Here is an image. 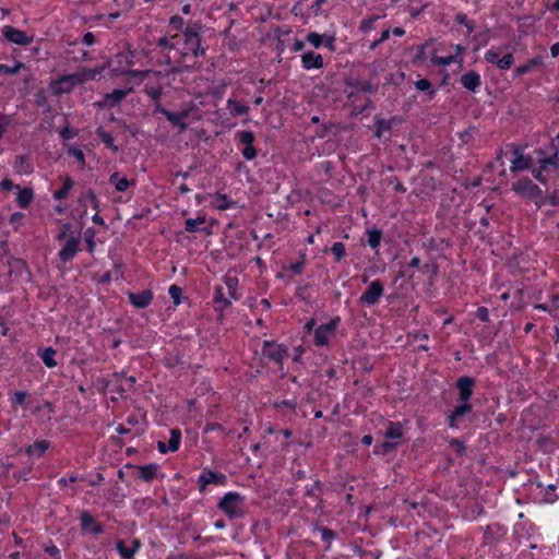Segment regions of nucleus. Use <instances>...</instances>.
<instances>
[{
	"label": "nucleus",
	"mask_w": 559,
	"mask_h": 559,
	"mask_svg": "<svg viewBox=\"0 0 559 559\" xmlns=\"http://www.w3.org/2000/svg\"><path fill=\"white\" fill-rule=\"evenodd\" d=\"M217 508L222 510L229 520L240 519L245 515V497L238 492H227L218 501Z\"/></svg>",
	"instance_id": "obj_1"
},
{
	"label": "nucleus",
	"mask_w": 559,
	"mask_h": 559,
	"mask_svg": "<svg viewBox=\"0 0 559 559\" xmlns=\"http://www.w3.org/2000/svg\"><path fill=\"white\" fill-rule=\"evenodd\" d=\"M512 191L537 202L543 197L542 189L530 178H522L512 185Z\"/></svg>",
	"instance_id": "obj_2"
},
{
	"label": "nucleus",
	"mask_w": 559,
	"mask_h": 559,
	"mask_svg": "<svg viewBox=\"0 0 559 559\" xmlns=\"http://www.w3.org/2000/svg\"><path fill=\"white\" fill-rule=\"evenodd\" d=\"M262 354L270 360L282 366L283 360L288 356V348L283 344H277L275 341H264Z\"/></svg>",
	"instance_id": "obj_3"
},
{
	"label": "nucleus",
	"mask_w": 559,
	"mask_h": 559,
	"mask_svg": "<svg viewBox=\"0 0 559 559\" xmlns=\"http://www.w3.org/2000/svg\"><path fill=\"white\" fill-rule=\"evenodd\" d=\"M341 319L340 317H335L331 319L328 323H323L319 325L314 330L313 343L316 346H325L329 344L330 337L334 334Z\"/></svg>",
	"instance_id": "obj_4"
},
{
	"label": "nucleus",
	"mask_w": 559,
	"mask_h": 559,
	"mask_svg": "<svg viewBox=\"0 0 559 559\" xmlns=\"http://www.w3.org/2000/svg\"><path fill=\"white\" fill-rule=\"evenodd\" d=\"M344 83L347 87L353 88V91L347 94L348 99H350L353 97V95L357 92L374 94L379 90L378 84H373L369 80L364 81V80H360L359 78H354V76L346 78Z\"/></svg>",
	"instance_id": "obj_5"
},
{
	"label": "nucleus",
	"mask_w": 559,
	"mask_h": 559,
	"mask_svg": "<svg viewBox=\"0 0 559 559\" xmlns=\"http://www.w3.org/2000/svg\"><path fill=\"white\" fill-rule=\"evenodd\" d=\"M383 292V283L379 280L372 281L368 288L359 297V302L361 305L373 306L379 302Z\"/></svg>",
	"instance_id": "obj_6"
},
{
	"label": "nucleus",
	"mask_w": 559,
	"mask_h": 559,
	"mask_svg": "<svg viewBox=\"0 0 559 559\" xmlns=\"http://www.w3.org/2000/svg\"><path fill=\"white\" fill-rule=\"evenodd\" d=\"M511 151L514 155V158L511 160V167L510 170L512 173L520 171V170H528L532 168L533 158L530 155H524L522 153V150L516 144H511Z\"/></svg>",
	"instance_id": "obj_7"
},
{
	"label": "nucleus",
	"mask_w": 559,
	"mask_h": 559,
	"mask_svg": "<svg viewBox=\"0 0 559 559\" xmlns=\"http://www.w3.org/2000/svg\"><path fill=\"white\" fill-rule=\"evenodd\" d=\"M227 483V476L223 473L204 468L202 474L199 476L198 484L199 490L203 492L207 485H225Z\"/></svg>",
	"instance_id": "obj_8"
},
{
	"label": "nucleus",
	"mask_w": 559,
	"mask_h": 559,
	"mask_svg": "<svg viewBox=\"0 0 559 559\" xmlns=\"http://www.w3.org/2000/svg\"><path fill=\"white\" fill-rule=\"evenodd\" d=\"M2 35L8 41L21 46H27L34 40V36H27L25 32L10 25L3 26Z\"/></svg>",
	"instance_id": "obj_9"
},
{
	"label": "nucleus",
	"mask_w": 559,
	"mask_h": 559,
	"mask_svg": "<svg viewBox=\"0 0 559 559\" xmlns=\"http://www.w3.org/2000/svg\"><path fill=\"white\" fill-rule=\"evenodd\" d=\"M80 251V235H71L62 249L58 252V258L63 263L71 261Z\"/></svg>",
	"instance_id": "obj_10"
},
{
	"label": "nucleus",
	"mask_w": 559,
	"mask_h": 559,
	"mask_svg": "<svg viewBox=\"0 0 559 559\" xmlns=\"http://www.w3.org/2000/svg\"><path fill=\"white\" fill-rule=\"evenodd\" d=\"M476 381L473 377L462 376L455 382V388L459 391V401L468 402L473 395Z\"/></svg>",
	"instance_id": "obj_11"
},
{
	"label": "nucleus",
	"mask_w": 559,
	"mask_h": 559,
	"mask_svg": "<svg viewBox=\"0 0 559 559\" xmlns=\"http://www.w3.org/2000/svg\"><path fill=\"white\" fill-rule=\"evenodd\" d=\"M81 530L93 535H99L104 532V526L86 510L80 513Z\"/></svg>",
	"instance_id": "obj_12"
},
{
	"label": "nucleus",
	"mask_w": 559,
	"mask_h": 559,
	"mask_svg": "<svg viewBox=\"0 0 559 559\" xmlns=\"http://www.w3.org/2000/svg\"><path fill=\"white\" fill-rule=\"evenodd\" d=\"M128 298L132 306L138 309H144L151 305L154 295L151 289H143L139 293L129 292Z\"/></svg>",
	"instance_id": "obj_13"
},
{
	"label": "nucleus",
	"mask_w": 559,
	"mask_h": 559,
	"mask_svg": "<svg viewBox=\"0 0 559 559\" xmlns=\"http://www.w3.org/2000/svg\"><path fill=\"white\" fill-rule=\"evenodd\" d=\"M132 92V88L128 90H114L111 93H108L104 96V100L98 102L97 106L103 108L105 106L107 107H116L120 104V102L130 93Z\"/></svg>",
	"instance_id": "obj_14"
},
{
	"label": "nucleus",
	"mask_w": 559,
	"mask_h": 559,
	"mask_svg": "<svg viewBox=\"0 0 559 559\" xmlns=\"http://www.w3.org/2000/svg\"><path fill=\"white\" fill-rule=\"evenodd\" d=\"M401 119L396 116L391 117L390 119H384L381 116H374V136L381 139L383 132H390L392 130L393 124L400 123Z\"/></svg>",
	"instance_id": "obj_15"
},
{
	"label": "nucleus",
	"mask_w": 559,
	"mask_h": 559,
	"mask_svg": "<svg viewBox=\"0 0 559 559\" xmlns=\"http://www.w3.org/2000/svg\"><path fill=\"white\" fill-rule=\"evenodd\" d=\"M126 467L138 468L139 478L146 483H150L156 477L159 465L157 463H148V464L139 465V466L128 464Z\"/></svg>",
	"instance_id": "obj_16"
},
{
	"label": "nucleus",
	"mask_w": 559,
	"mask_h": 559,
	"mask_svg": "<svg viewBox=\"0 0 559 559\" xmlns=\"http://www.w3.org/2000/svg\"><path fill=\"white\" fill-rule=\"evenodd\" d=\"M322 492H323V483L319 479L313 480V483L309 486L305 487L304 495L308 498L314 499L317 502V507L320 508L323 506L322 500Z\"/></svg>",
	"instance_id": "obj_17"
},
{
	"label": "nucleus",
	"mask_w": 559,
	"mask_h": 559,
	"mask_svg": "<svg viewBox=\"0 0 559 559\" xmlns=\"http://www.w3.org/2000/svg\"><path fill=\"white\" fill-rule=\"evenodd\" d=\"M301 62L306 70L323 68L322 56L312 50H309L301 56Z\"/></svg>",
	"instance_id": "obj_18"
},
{
	"label": "nucleus",
	"mask_w": 559,
	"mask_h": 559,
	"mask_svg": "<svg viewBox=\"0 0 559 559\" xmlns=\"http://www.w3.org/2000/svg\"><path fill=\"white\" fill-rule=\"evenodd\" d=\"M213 301L217 305L216 310L223 313L231 306V298L225 296L224 287L216 285L214 288Z\"/></svg>",
	"instance_id": "obj_19"
},
{
	"label": "nucleus",
	"mask_w": 559,
	"mask_h": 559,
	"mask_svg": "<svg viewBox=\"0 0 559 559\" xmlns=\"http://www.w3.org/2000/svg\"><path fill=\"white\" fill-rule=\"evenodd\" d=\"M461 83L464 88L475 92L480 86V75L476 71L471 70L461 76Z\"/></svg>",
	"instance_id": "obj_20"
},
{
	"label": "nucleus",
	"mask_w": 559,
	"mask_h": 559,
	"mask_svg": "<svg viewBox=\"0 0 559 559\" xmlns=\"http://www.w3.org/2000/svg\"><path fill=\"white\" fill-rule=\"evenodd\" d=\"M188 110H181L177 112L168 110L165 117L173 126H178L180 130L183 131L188 127V123L185 122V119L188 118Z\"/></svg>",
	"instance_id": "obj_21"
},
{
	"label": "nucleus",
	"mask_w": 559,
	"mask_h": 559,
	"mask_svg": "<svg viewBox=\"0 0 559 559\" xmlns=\"http://www.w3.org/2000/svg\"><path fill=\"white\" fill-rule=\"evenodd\" d=\"M223 282L226 286L228 296L234 300L240 299V295L237 293V287L239 283L238 277L227 273L223 276Z\"/></svg>",
	"instance_id": "obj_22"
},
{
	"label": "nucleus",
	"mask_w": 559,
	"mask_h": 559,
	"mask_svg": "<svg viewBox=\"0 0 559 559\" xmlns=\"http://www.w3.org/2000/svg\"><path fill=\"white\" fill-rule=\"evenodd\" d=\"M50 442L47 440H36L33 444L25 449V452L31 456L40 457L49 449Z\"/></svg>",
	"instance_id": "obj_23"
},
{
	"label": "nucleus",
	"mask_w": 559,
	"mask_h": 559,
	"mask_svg": "<svg viewBox=\"0 0 559 559\" xmlns=\"http://www.w3.org/2000/svg\"><path fill=\"white\" fill-rule=\"evenodd\" d=\"M53 95L60 96L66 93L72 92L71 85L69 81H63V75L58 78L57 80H52L49 84Z\"/></svg>",
	"instance_id": "obj_24"
},
{
	"label": "nucleus",
	"mask_w": 559,
	"mask_h": 559,
	"mask_svg": "<svg viewBox=\"0 0 559 559\" xmlns=\"http://www.w3.org/2000/svg\"><path fill=\"white\" fill-rule=\"evenodd\" d=\"M17 192V203L21 207L25 209L27 207L33 199H34V191L32 188H21L20 186H16Z\"/></svg>",
	"instance_id": "obj_25"
},
{
	"label": "nucleus",
	"mask_w": 559,
	"mask_h": 559,
	"mask_svg": "<svg viewBox=\"0 0 559 559\" xmlns=\"http://www.w3.org/2000/svg\"><path fill=\"white\" fill-rule=\"evenodd\" d=\"M79 204L84 207H86L87 204H91L94 210L99 211V200L97 199L96 193L92 189H88L84 194H82L79 198Z\"/></svg>",
	"instance_id": "obj_26"
},
{
	"label": "nucleus",
	"mask_w": 559,
	"mask_h": 559,
	"mask_svg": "<svg viewBox=\"0 0 559 559\" xmlns=\"http://www.w3.org/2000/svg\"><path fill=\"white\" fill-rule=\"evenodd\" d=\"M56 349L51 346L41 349H38L37 354L43 359V362L48 368H53L57 366V361L55 360Z\"/></svg>",
	"instance_id": "obj_27"
},
{
	"label": "nucleus",
	"mask_w": 559,
	"mask_h": 559,
	"mask_svg": "<svg viewBox=\"0 0 559 559\" xmlns=\"http://www.w3.org/2000/svg\"><path fill=\"white\" fill-rule=\"evenodd\" d=\"M227 108L233 117L242 116L249 111V107L247 105L231 98L227 100Z\"/></svg>",
	"instance_id": "obj_28"
},
{
	"label": "nucleus",
	"mask_w": 559,
	"mask_h": 559,
	"mask_svg": "<svg viewBox=\"0 0 559 559\" xmlns=\"http://www.w3.org/2000/svg\"><path fill=\"white\" fill-rule=\"evenodd\" d=\"M388 439H399L403 436V426L401 423L389 421L388 427L383 433Z\"/></svg>",
	"instance_id": "obj_29"
},
{
	"label": "nucleus",
	"mask_w": 559,
	"mask_h": 559,
	"mask_svg": "<svg viewBox=\"0 0 559 559\" xmlns=\"http://www.w3.org/2000/svg\"><path fill=\"white\" fill-rule=\"evenodd\" d=\"M313 532H319L320 535H321V539L326 543V549H329L332 540H334L337 536V534L329 528V527H325V526H320V525H314L313 527Z\"/></svg>",
	"instance_id": "obj_30"
},
{
	"label": "nucleus",
	"mask_w": 559,
	"mask_h": 559,
	"mask_svg": "<svg viewBox=\"0 0 559 559\" xmlns=\"http://www.w3.org/2000/svg\"><path fill=\"white\" fill-rule=\"evenodd\" d=\"M366 234L368 236L367 243L372 249L378 248L380 246V242L382 239V235H383L382 230L377 227H372V228L367 229Z\"/></svg>",
	"instance_id": "obj_31"
},
{
	"label": "nucleus",
	"mask_w": 559,
	"mask_h": 559,
	"mask_svg": "<svg viewBox=\"0 0 559 559\" xmlns=\"http://www.w3.org/2000/svg\"><path fill=\"white\" fill-rule=\"evenodd\" d=\"M109 183L114 185L117 191L123 192V191H126L130 187L131 181L128 180L124 177L121 178L119 176V173L116 171V173L110 175Z\"/></svg>",
	"instance_id": "obj_32"
},
{
	"label": "nucleus",
	"mask_w": 559,
	"mask_h": 559,
	"mask_svg": "<svg viewBox=\"0 0 559 559\" xmlns=\"http://www.w3.org/2000/svg\"><path fill=\"white\" fill-rule=\"evenodd\" d=\"M73 186H74V181L72 180V178L69 176H66L63 178L62 187L59 190L55 191L53 198L56 200L66 199L69 194V191L73 188Z\"/></svg>",
	"instance_id": "obj_33"
},
{
	"label": "nucleus",
	"mask_w": 559,
	"mask_h": 559,
	"mask_svg": "<svg viewBox=\"0 0 559 559\" xmlns=\"http://www.w3.org/2000/svg\"><path fill=\"white\" fill-rule=\"evenodd\" d=\"M14 168L20 174H31L33 171L28 157L25 155H20L15 158Z\"/></svg>",
	"instance_id": "obj_34"
},
{
	"label": "nucleus",
	"mask_w": 559,
	"mask_h": 559,
	"mask_svg": "<svg viewBox=\"0 0 559 559\" xmlns=\"http://www.w3.org/2000/svg\"><path fill=\"white\" fill-rule=\"evenodd\" d=\"M415 87L420 92H426L429 99L436 96L437 90L432 87V84L427 79H419L415 82Z\"/></svg>",
	"instance_id": "obj_35"
},
{
	"label": "nucleus",
	"mask_w": 559,
	"mask_h": 559,
	"mask_svg": "<svg viewBox=\"0 0 559 559\" xmlns=\"http://www.w3.org/2000/svg\"><path fill=\"white\" fill-rule=\"evenodd\" d=\"M201 28V25L195 23L193 26H188L182 31L186 36V45H190L194 39L200 38Z\"/></svg>",
	"instance_id": "obj_36"
},
{
	"label": "nucleus",
	"mask_w": 559,
	"mask_h": 559,
	"mask_svg": "<svg viewBox=\"0 0 559 559\" xmlns=\"http://www.w3.org/2000/svg\"><path fill=\"white\" fill-rule=\"evenodd\" d=\"M110 66V62H107L103 66L95 67L93 69L83 68V74L85 78V81H93L97 78V75L102 74L105 69H107Z\"/></svg>",
	"instance_id": "obj_37"
},
{
	"label": "nucleus",
	"mask_w": 559,
	"mask_h": 559,
	"mask_svg": "<svg viewBox=\"0 0 559 559\" xmlns=\"http://www.w3.org/2000/svg\"><path fill=\"white\" fill-rule=\"evenodd\" d=\"M180 441H181V431L180 429L178 428H174L170 430V438H169V441H168V449L169 451L171 452H175L179 449V445H180Z\"/></svg>",
	"instance_id": "obj_38"
},
{
	"label": "nucleus",
	"mask_w": 559,
	"mask_h": 559,
	"mask_svg": "<svg viewBox=\"0 0 559 559\" xmlns=\"http://www.w3.org/2000/svg\"><path fill=\"white\" fill-rule=\"evenodd\" d=\"M205 222V216H198L197 218H188L185 222V229L188 233H195L201 230L199 227L200 224Z\"/></svg>",
	"instance_id": "obj_39"
},
{
	"label": "nucleus",
	"mask_w": 559,
	"mask_h": 559,
	"mask_svg": "<svg viewBox=\"0 0 559 559\" xmlns=\"http://www.w3.org/2000/svg\"><path fill=\"white\" fill-rule=\"evenodd\" d=\"M63 81H69V84L71 85L72 90L74 88V86L86 82L82 70L71 74L63 75Z\"/></svg>",
	"instance_id": "obj_40"
},
{
	"label": "nucleus",
	"mask_w": 559,
	"mask_h": 559,
	"mask_svg": "<svg viewBox=\"0 0 559 559\" xmlns=\"http://www.w3.org/2000/svg\"><path fill=\"white\" fill-rule=\"evenodd\" d=\"M116 548L123 559H132L134 556V548L128 547L122 539L116 542Z\"/></svg>",
	"instance_id": "obj_41"
},
{
	"label": "nucleus",
	"mask_w": 559,
	"mask_h": 559,
	"mask_svg": "<svg viewBox=\"0 0 559 559\" xmlns=\"http://www.w3.org/2000/svg\"><path fill=\"white\" fill-rule=\"evenodd\" d=\"M96 134L98 135V138L102 140V142L104 144H106L108 147L112 148L115 152L118 151V147L114 145V138L109 132L105 131L102 127H99L96 130Z\"/></svg>",
	"instance_id": "obj_42"
},
{
	"label": "nucleus",
	"mask_w": 559,
	"mask_h": 559,
	"mask_svg": "<svg viewBox=\"0 0 559 559\" xmlns=\"http://www.w3.org/2000/svg\"><path fill=\"white\" fill-rule=\"evenodd\" d=\"M397 448V442L393 441H383L382 443L376 445L374 453L385 455Z\"/></svg>",
	"instance_id": "obj_43"
},
{
	"label": "nucleus",
	"mask_w": 559,
	"mask_h": 559,
	"mask_svg": "<svg viewBox=\"0 0 559 559\" xmlns=\"http://www.w3.org/2000/svg\"><path fill=\"white\" fill-rule=\"evenodd\" d=\"M556 489H557L556 485H554V484L548 485L547 488L544 490L542 501L545 503L556 502L559 499V497L555 493Z\"/></svg>",
	"instance_id": "obj_44"
},
{
	"label": "nucleus",
	"mask_w": 559,
	"mask_h": 559,
	"mask_svg": "<svg viewBox=\"0 0 559 559\" xmlns=\"http://www.w3.org/2000/svg\"><path fill=\"white\" fill-rule=\"evenodd\" d=\"M237 136H238L239 142L241 144H243L245 146L253 145L254 140H255L254 133L250 130L239 131L237 133Z\"/></svg>",
	"instance_id": "obj_45"
},
{
	"label": "nucleus",
	"mask_w": 559,
	"mask_h": 559,
	"mask_svg": "<svg viewBox=\"0 0 559 559\" xmlns=\"http://www.w3.org/2000/svg\"><path fill=\"white\" fill-rule=\"evenodd\" d=\"M144 93L152 98L153 102H158L163 95V87L160 85L148 86L144 88Z\"/></svg>",
	"instance_id": "obj_46"
},
{
	"label": "nucleus",
	"mask_w": 559,
	"mask_h": 559,
	"mask_svg": "<svg viewBox=\"0 0 559 559\" xmlns=\"http://www.w3.org/2000/svg\"><path fill=\"white\" fill-rule=\"evenodd\" d=\"M34 97H35L34 102L38 107H46V111H50V106L48 104V98H47L45 90L41 88V90L37 91L34 95Z\"/></svg>",
	"instance_id": "obj_47"
},
{
	"label": "nucleus",
	"mask_w": 559,
	"mask_h": 559,
	"mask_svg": "<svg viewBox=\"0 0 559 559\" xmlns=\"http://www.w3.org/2000/svg\"><path fill=\"white\" fill-rule=\"evenodd\" d=\"M547 169L546 165H543V159L538 160V166L532 170V174L536 180L540 183H546L547 179L544 175V171Z\"/></svg>",
	"instance_id": "obj_48"
},
{
	"label": "nucleus",
	"mask_w": 559,
	"mask_h": 559,
	"mask_svg": "<svg viewBox=\"0 0 559 559\" xmlns=\"http://www.w3.org/2000/svg\"><path fill=\"white\" fill-rule=\"evenodd\" d=\"M127 74L138 78L139 80L143 81L147 75L154 74L156 76L162 75L160 71H153V70H129Z\"/></svg>",
	"instance_id": "obj_49"
},
{
	"label": "nucleus",
	"mask_w": 559,
	"mask_h": 559,
	"mask_svg": "<svg viewBox=\"0 0 559 559\" xmlns=\"http://www.w3.org/2000/svg\"><path fill=\"white\" fill-rule=\"evenodd\" d=\"M331 251H332L336 262H340L346 254L345 245L341 241L335 242L332 246Z\"/></svg>",
	"instance_id": "obj_50"
},
{
	"label": "nucleus",
	"mask_w": 559,
	"mask_h": 559,
	"mask_svg": "<svg viewBox=\"0 0 559 559\" xmlns=\"http://www.w3.org/2000/svg\"><path fill=\"white\" fill-rule=\"evenodd\" d=\"M538 63H539V61H538V59H537V58L530 59V60L527 61V63L522 64V66H520V67H518V68L515 69V74H516L518 76L523 75V74L527 73L532 68H534L535 66H537Z\"/></svg>",
	"instance_id": "obj_51"
},
{
	"label": "nucleus",
	"mask_w": 559,
	"mask_h": 559,
	"mask_svg": "<svg viewBox=\"0 0 559 559\" xmlns=\"http://www.w3.org/2000/svg\"><path fill=\"white\" fill-rule=\"evenodd\" d=\"M95 235H96V231H95V229L93 227H88L84 231V240L87 243L88 252H93V250H94V247H95V241H94Z\"/></svg>",
	"instance_id": "obj_52"
},
{
	"label": "nucleus",
	"mask_w": 559,
	"mask_h": 559,
	"mask_svg": "<svg viewBox=\"0 0 559 559\" xmlns=\"http://www.w3.org/2000/svg\"><path fill=\"white\" fill-rule=\"evenodd\" d=\"M168 294L170 295L174 305L178 306L181 302L182 298V289L178 285H171L168 289Z\"/></svg>",
	"instance_id": "obj_53"
},
{
	"label": "nucleus",
	"mask_w": 559,
	"mask_h": 559,
	"mask_svg": "<svg viewBox=\"0 0 559 559\" xmlns=\"http://www.w3.org/2000/svg\"><path fill=\"white\" fill-rule=\"evenodd\" d=\"M187 47L194 57L203 56L205 53V49L201 47V38L194 39L190 45H187Z\"/></svg>",
	"instance_id": "obj_54"
},
{
	"label": "nucleus",
	"mask_w": 559,
	"mask_h": 559,
	"mask_svg": "<svg viewBox=\"0 0 559 559\" xmlns=\"http://www.w3.org/2000/svg\"><path fill=\"white\" fill-rule=\"evenodd\" d=\"M405 79V73L402 71H396L395 73L390 74L386 79L385 85H395L399 86Z\"/></svg>",
	"instance_id": "obj_55"
},
{
	"label": "nucleus",
	"mask_w": 559,
	"mask_h": 559,
	"mask_svg": "<svg viewBox=\"0 0 559 559\" xmlns=\"http://www.w3.org/2000/svg\"><path fill=\"white\" fill-rule=\"evenodd\" d=\"M60 136L66 140H71L79 134V130L71 128L68 123L59 131Z\"/></svg>",
	"instance_id": "obj_56"
},
{
	"label": "nucleus",
	"mask_w": 559,
	"mask_h": 559,
	"mask_svg": "<svg viewBox=\"0 0 559 559\" xmlns=\"http://www.w3.org/2000/svg\"><path fill=\"white\" fill-rule=\"evenodd\" d=\"M471 411L472 404H469L468 402H462L460 405L455 406L452 412L454 413V416L461 418L464 415L468 414Z\"/></svg>",
	"instance_id": "obj_57"
},
{
	"label": "nucleus",
	"mask_w": 559,
	"mask_h": 559,
	"mask_svg": "<svg viewBox=\"0 0 559 559\" xmlns=\"http://www.w3.org/2000/svg\"><path fill=\"white\" fill-rule=\"evenodd\" d=\"M455 22L459 24H462L467 27L468 32H473L475 28V23L472 20H468L466 14L464 13H457L455 15Z\"/></svg>",
	"instance_id": "obj_58"
},
{
	"label": "nucleus",
	"mask_w": 559,
	"mask_h": 559,
	"mask_svg": "<svg viewBox=\"0 0 559 559\" xmlns=\"http://www.w3.org/2000/svg\"><path fill=\"white\" fill-rule=\"evenodd\" d=\"M513 63H514L513 55L512 53H507L502 58H500V60L498 61L497 67L500 70H508V69H510L512 67Z\"/></svg>",
	"instance_id": "obj_59"
},
{
	"label": "nucleus",
	"mask_w": 559,
	"mask_h": 559,
	"mask_svg": "<svg viewBox=\"0 0 559 559\" xmlns=\"http://www.w3.org/2000/svg\"><path fill=\"white\" fill-rule=\"evenodd\" d=\"M365 71H367V78L370 82L374 80L379 74V66L376 62L367 63L364 66Z\"/></svg>",
	"instance_id": "obj_60"
},
{
	"label": "nucleus",
	"mask_w": 559,
	"mask_h": 559,
	"mask_svg": "<svg viewBox=\"0 0 559 559\" xmlns=\"http://www.w3.org/2000/svg\"><path fill=\"white\" fill-rule=\"evenodd\" d=\"M11 123H12L11 117L5 114L0 112V139L3 138V135L8 131V128L11 126Z\"/></svg>",
	"instance_id": "obj_61"
},
{
	"label": "nucleus",
	"mask_w": 559,
	"mask_h": 559,
	"mask_svg": "<svg viewBox=\"0 0 559 559\" xmlns=\"http://www.w3.org/2000/svg\"><path fill=\"white\" fill-rule=\"evenodd\" d=\"M67 153L70 155V156H73L75 157L81 165H84L85 164V156H84V153L81 148L76 147V146H69L67 148Z\"/></svg>",
	"instance_id": "obj_62"
},
{
	"label": "nucleus",
	"mask_w": 559,
	"mask_h": 559,
	"mask_svg": "<svg viewBox=\"0 0 559 559\" xmlns=\"http://www.w3.org/2000/svg\"><path fill=\"white\" fill-rule=\"evenodd\" d=\"M456 60V56L455 55H450V56H447V57H432L431 61L433 64H438V66H449L451 64L452 62H454Z\"/></svg>",
	"instance_id": "obj_63"
},
{
	"label": "nucleus",
	"mask_w": 559,
	"mask_h": 559,
	"mask_svg": "<svg viewBox=\"0 0 559 559\" xmlns=\"http://www.w3.org/2000/svg\"><path fill=\"white\" fill-rule=\"evenodd\" d=\"M306 40L309 44L313 45L316 48H318L323 43V36L318 33L311 32L307 35Z\"/></svg>",
	"instance_id": "obj_64"
}]
</instances>
